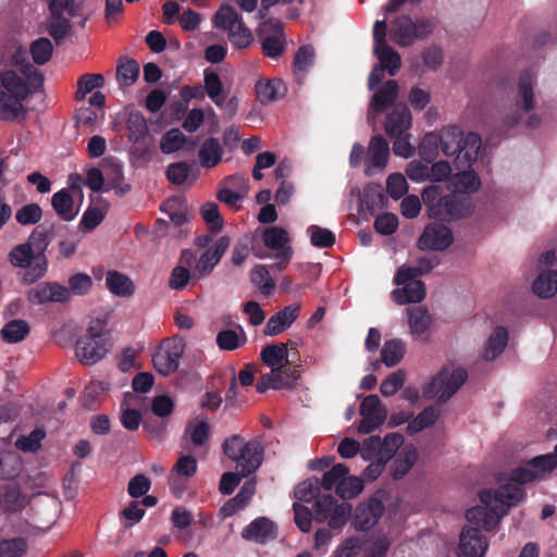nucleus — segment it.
<instances>
[{
    "instance_id": "1",
    "label": "nucleus",
    "mask_w": 557,
    "mask_h": 557,
    "mask_svg": "<svg viewBox=\"0 0 557 557\" xmlns=\"http://www.w3.org/2000/svg\"><path fill=\"white\" fill-rule=\"evenodd\" d=\"M523 498V488L512 484L503 485L494 492L483 491L480 494L482 506L467 511L470 525L463 527L459 535V557H484L488 543L479 528L494 530L508 508L518 505Z\"/></svg>"
},
{
    "instance_id": "2",
    "label": "nucleus",
    "mask_w": 557,
    "mask_h": 557,
    "mask_svg": "<svg viewBox=\"0 0 557 557\" xmlns=\"http://www.w3.org/2000/svg\"><path fill=\"white\" fill-rule=\"evenodd\" d=\"M44 77L28 62L27 51L18 48L11 57L10 65L0 69V120L20 121L26 116L24 101L39 91Z\"/></svg>"
},
{
    "instance_id": "3",
    "label": "nucleus",
    "mask_w": 557,
    "mask_h": 557,
    "mask_svg": "<svg viewBox=\"0 0 557 557\" xmlns=\"http://www.w3.org/2000/svg\"><path fill=\"white\" fill-rule=\"evenodd\" d=\"M223 450L236 463V470L242 476H248L262 463L263 448L258 441L245 442L234 435L224 441Z\"/></svg>"
},
{
    "instance_id": "4",
    "label": "nucleus",
    "mask_w": 557,
    "mask_h": 557,
    "mask_svg": "<svg viewBox=\"0 0 557 557\" xmlns=\"http://www.w3.org/2000/svg\"><path fill=\"white\" fill-rule=\"evenodd\" d=\"M431 270V263L425 268L401 267L394 278L398 287L392 292L393 300L397 305L422 301L425 297V289L422 282L417 277Z\"/></svg>"
},
{
    "instance_id": "5",
    "label": "nucleus",
    "mask_w": 557,
    "mask_h": 557,
    "mask_svg": "<svg viewBox=\"0 0 557 557\" xmlns=\"http://www.w3.org/2000/svg\"><path fill=\"white\" fill-rule=\"evenodd\" d=\"M12 265L23 269V281L26 284L34 283L42 277L47 270V261L44 255L35 253L29 243L16 245L9 253Z\"/></svg>"
},
{
    "instance_id": "6",
    "label": "nucleus",
    "mask_w": 557,
    "mask_h": 557,
    "mask_svg": "<svg viewBox=\"0 0 557 557\" xmlns=\"http://www.w3.org/2000/svg\"><path fill=\"white\" fill-rule=\"evenodd\" d=\"M434 27V23L426 18L412 21L408 16H400L392 23L389 34L395 44L408 47L430 36Z\"/></svg>"
},
{
    "instance_id": "7",
    "label": "nucleus",
    "mask_w": 557,
    "mask_h": 557,
    "mask_svg": "<svg viewBox=\"0 0 557 557\" xmlns=\"http://www.w3.org/2000/svg\"><path fill=\"white\" fill-rule=\"evenodd\" d=\"M467 372L459 367L447 366L430 382L426 394L438 401L449 399L465 383Z\"/></svg>"
},
{
    "instance_id": "8",
    "label": "nucleus",
    "mask_w": 557,
    "mask_h": 557,
    "mask_svg": "<svg viewBox=\"0 0 557 557\" xmlns=\"http://www.w3.org/2000/svg\"><path fill=\"white\" fill-rule=\"evenodd\" d=\"M102 335L103 326L100 323H95L78 338L75 355L81 362L94 364L107 355L108 349Z\"/></svg>"
},
{
    "instance_id": "9",
    "label": "nucleus",
    "mask_w": 557,
    "mask_h": 557,
    "mask_svg": "<svg viewBox=\"0 0 557 557\" xmlns=\"http://www.w3.org/2000/svg\"><path fill=\"white\" fill-rule=\"evenodd\" d=\"M386 21L377 20L373 26L374 47L373 52L380 60V66L388 71L389 75H395L400 69V55L387 45L386 40Z\"/></svg>"
},
{
    "instance_id": "10",
    "label": "nucleus",
    "mask_w": 557,
    "mask_h": 557,
    "mask_svg": "<svg viewBox=\"0 0 557 557\" xmlns=\"http://www.w3.org/2000/svg\"><path fill=\"white\" fill-rule=\"evenodd\" d=\"M422 199L429 207L434 216L441 219H456L462 215L460 205L455 200V196H441V187L431 185L422 193Z\"/></svg>"
},
{
    "instance_id": "11",
    "label": "nucleus",
    "mask_w": 557,
    "mask_h": 557,
    "mask_svg": "<svg viewBox=\"0 0 557 557\" xmlns=\"http://www.w3.org/2000/svg\"><path fill=\"white\" fill-rule=\"evenodd\" d=\"M351 505L338 504L331 495L319 498L314 504L315 519L320 522L329 521L333 529L343 527L351 515Z\"/></svg>"
},
{
    "instance_id": "12",
    "label": "nucleus",
    "mask_w": 557,
    "mask_h": 557,
    "mask_svg": "<svg viewBox=\"0 0 557 557\" xmlns=\"http://www.w3.org/2000/svg\"><path fill=\"white\" fill-rule=\"evenodd\" d=\"M262 240L267 248L275 251L273 267L278 271L284 270L293 253L287 231L278 226L268 227L262 233Z\"/></svg>"
},
{
    "instance_id": "13",
    "label": "nucleus",
    "mask_w": 557,
    "mask_h": 557,
    "mask_svg": "<svg viewBox=\"0 0 557 557\" xmlns=\"http://www.w3.org/2000/svg\"><path fill=\"white\" fill-rule=\"evenodd\" d=\"M258 37L267 57L277 58L284 52L285 37L280 21L269 20L263 22L258 29Z\"/></svg>"
},
{
    "instance_id": "14",
    "label": "nucleus",
    "mask_w": 557,
    "mask_h": 557,
    "mask_svg": "<svg viewBox=\"0 0 557 557\" xmlns=\"http://www.w3.org/2000/svg\"><path fill=\"white\" fill-rule=\"evenodd\" d=\"M536 78L530 74H522L513 89L512 102L516 108L517 114H528L537 106L536 97Z\"/></svg>"
},
{
    "instance_id": "15",
    "label": "nucleus",
    "mask_w": 557,
    "mask_h": 557,
    "mask_svg": "<svg viewBox=\"0 0 557 557\" xmlns=\"http://www.w3.org/2000/svg\"><path fill=\"white\" fill-rule=\"evenodd\" d=\"M300 380V372L297 369L284 367L274 368L269 373L263 374L257 383V391L263 393L272 389H292L295 388Z\"/></svg>"
},
{
    "instance_id": "16",
    "label": "nucleus",
    "mask_w": 557,
    "mask_h": 557,
    "mask_svg": "<svg viewBox=\"0 0 557 557\" xmlns=\"http://www.w3.org/2000/svg\"><path fill=\"white\" fill-rule=\"evenodd\" d=\"M362 417L358 426L359 433L368 434L377 429L386 418V410L376 395L367 396L360 405Z\"/></svg>"
},
{
    "instance_id": "17",
    "label": "nucleus",
    "mask_w": 557,
    "mask_h": 557,
    "mask_svg": "<svg viewBox=\"0 0 557 557\" xmlns=\"http://www.w3.org/2000/svg\"><path fill=\"white\" fill-rule=\"evenodd\" d=\"M183 345L178 342H166L153 355L154 369L162 375H170L178 368L183 355Z\"/></svg>"
},
{
    "instance_id": "18",
    "label": "nucleus",
    "mask_w": 557,
    "mask_h": 557,
    "mask_svg": "<svg viewBox=\"0 0 557 557\" xmlns=\"http://www.w3.org/2000/svg\"><path fill=\"white\" fill-rule=\"evenodd\" d=\"M230 246V239L225 236L220 237L212 247L206 250L194 263V277L202 278L208 276L219 263L222 256Z\"/></svg>"
},
{
    "instance_id": "19",
    "label": "nucleus",
    "mask_w": 557,
    "mask_h": 557,
    "mask_svg": "<svg viewBox=\"0 0 557 557\" xmlns=\"http://www.w3.org/2000/svg\"><path fill=\"white\" fill-rule=\"evenodd\" d=\"M453 243L450 230L438 223L428 225L419 238L418 246L422 250H444Z\"/></svg>"
},
{
    "instance_id": "20",
    "label": "nucleus",
    "mask_w": 557,
    "mask_h": 557,
    "mask_svg": "<svg viewBox=\"0 0 557 557\" xmlns=\"http://www.w3.org/2000/svg\"><path fill=\"white\" fill-rule=\"evenodd\" d=\"M384 511L383 503L377 498H370L360 504L355 511L352 524L358 531H368L372 529Z\"/></svg>"
},
{
    "instance_id": "21",
    "label": "nucleus",
    "mask_w": 557,
    "mask_h": 557,
    "mask_svg": "<svg viewBox=\"0 0 557 557\" xmlns=\"http://www.w3.org/2000/svg\"><path fill=\"white\" fill-rule=\"evenodd\" d=\"M388 157V144L383 136L377 135L372 137L368 146L367 159L364 161L366 174L371 176L376 170L382 171L387 164Z\"/></svg>"
},
{
    "instance_id": "22",
    "label": "nucleus",
    "mask_w": 557,
    "mask_h": 557,
    "mask_svg": "<svg viewBox=\"0 0 557 557\" xmlns=\"http://www.w3.org/2000/svg\"><path fill=\"white\" fill-rule=\"evenodd\" d=\"M299 312V305L284 307L268 320L263 330L264 335L276 336L283 333L298 319Z\"/></svg>"
},
{
    "instance_id": "23",
    "label": "nucleus",
    "mask_w": 557,
    "mask_h": 557,
    "mask_svg": "<svg viewBox=\"0 0 557 557\" xmlns=\"http://www.w3.org/2000/svg\"><path fill=\"white\" fill-rule=\"evenodd\" d=\"M70 298L67 287L58 283H42L28 292V300L32 304L39 305L49 301H65Z\"/></svg>"
},
{
    "instance_id": "24",
    "label": "nucleus",
    "mask_w": 557,
    "mask_h": 557,
    "mask_svg": "<svg viewBox=\"0 0 557 557\" xmlns=\"http://www.w3.org/2000/svg\"><path fill=\"white\" fill-rule=\"evenodd\" d=\"M411 123L412 117L409 109L405 104H399L386 115L384 129L389 138H394L408 133Z\"/></svg>"
},
{
    "instance_id": "25",
    "label": "nucleus",
    "mask_w": 557,
    "mask_h": 557,
    "mask_svg": "<svg viewBox=\"0 0 557 557\" xmlns=\"http://www.w3.org/2000/svg\"><path fill=\"white\" fill-rule=\"evenodd\" d=\"M482 147L481 136L474 132H469L455 156V164L457 169L472 166L478 158Z\"/></svg>"
},
{
    "instance_id": "26",
    "label": "nucleus",
    "mask_w": 557,
    "mask_h": 557,
    "mask_svg": "<svg viewBox=\"0 0 557 557\" xmlns=\"http://www.w3.org/2000/svg\"><path fill=\"white\" fill-rule=\"evenodd\" d=\"M481 186V177L472 166L458 169L449 180V188L456 194H474Z\"/></svg>"
},
{
    "instance_id": "27",
    "label": "nucleus",
    "mask_w": 557,
    "mask_h": 557,
    "mask_svg": "<svg viewBox=\"0 0 557 557\" xmlns=\"http://www.w3.org/2000/svg\"><path fill=\"white\" fill-rule=\"evenodd\" d=\"M82 203L74 195H71L69 189L57 191L51 199L52 208L64 221L74 220L81 210Z\"/></svg>"
},
{
    "instance_id": "28",
    "label": "nucleus",
    "mask_w": 557,
    "mask_h": 557,
    "mask_svg": "<svg viewBox=\"0 0 557 557\" xmlns=\"http://www.w3.org/2000/svg\"><path fill=\"white\" fill-rule=\"evenodd\" d=\"M195 261V255L190 250H183L180 257V264L176 265L170 275L169 278V287L173 290H182L186 287L189 280L194 277V273L191 274L188 270V267H191Z\"/></svg>"
},
{
    "instance_id": "29",
    "label": "nucleus",
    "mask_w": 557,
    "mask_h": 557,
    "mask_svg": "<svg viewBox=\"0 0 557 557\" xmlns=\"http://www.w3.org/2000/svg\"><path fill=\"white\" fill-rule=\"evenodd\" d=\"M102 168L107 180V190L114 189L120 195H123L129 190V185L123 184V166L117 159L113 157L106 158L102 161Z\"/></svg>"
},
{
    "instance_id": "30",
    "label": "nucleus",
    "mask_w": 557,
    "mask_h": 557,
    "mask_svg": "<svg viewBox=\"0 0 557 557\" xmlns=\"http://www.w3.org/2000/svg\"><path fill=\"white\" fill-rule=\"evenodd\" d=\"M276 536L274 523L267 518H258L243 530V537L257 543H267Z\"/></svg>"
},
{
    "instance_id": "31",
    "label": "nucleus",
    "mask_w": 557,
    "mask_h": 557,
    "mask_svg": "<svg viewBox=\"0 0 557 557\" xmlns=\"http://www.w3.org/2000/svg\"><path fill=\"white\" fill-rule=\"evenodd\" d=\"M255 90L259 102L268 104L281 99L286 92V87L280 78H260L256 82Z\"/></svg>"
},
{
    "instance_id": "32",
    "label": "nucleus",
    "mask_w": 557,
    "mask_h": 557,
    "mask_svg": "<svg viewBox=\"0 0 557 557\" xmlns=\"http://www.w3.org/2000/svg\"><path fill=\"white\" fill-rule=\"evenodd\" d=\"M398 84L395 81L386 82L372 97L368 120H374V112L383 111L388 104L393 103L398 95Z\"/></svg>"
},
{
    "instance_id": "33",
    "label": "nucleus",
    "mask_w": 557,
    "mask_h": 557,
    "mask_svg": "<svg viewBox=\"0 0 557 557\" xmlns=\"http://www.w3.org/2000/svg\"><path fill=\"white\" fill-rule=\"evenodd\" d=\"M441 151L446 157H455L466 137V134L457 125H448L440 131Z\"/></svg>"
},
{
    "instance_id": "34",
    "label": "nucleus",
    "mask_w": 557,
    "mask_h": 557,
    "mask_svg": "<svg viewBox=\"0 0 557 557\" xmlns=\"http://www.w3.org/2000/svg\"><path fill=\"white\" fill-rule=\"evenodd\" d=\"M508 343V332L503 326L495 327L488 336L482 351L485 360L496 359L505 349Z\"/></svg>"
},
{
    "instance_id": "35",
    "label": "nucleus",
    "mask_w": 557,
    "mask_h": 557,
    "mask_svg": "<svg viewBox=\"0 0 557 557\" xmlns=\"http://www.w3.org/2000/svg\"><path fill=\"white\" fill-rule=\"evenodd\" d=\"M418 458V450L413 445L404 446L397 454L393 466L392 475L394 479H401L413 467Z\"/></svg>"
},
{
    "instance_id": "36",
    "label": "nucleus",
    "mask_w": 557,
    "mask_h": 557,
    "mask_svg": "<svg viewBox=\"0 0 557 557\" xmlns=\"http://www.w3.org/2000/svg\"><path fill=\"white\" fill-rule=\"evenodd\" d=\"M260 358L264 364L271 368V370L278 367H284L285 364H290L293 362V360H289L287 346L280 344H273L263 347L260 352Z\"/></svg>"
},
{
    "instance_id": "37",
    "label": "nucleus",
    "mask_w": 557,
    "mask_h": 557,
    "mask_svg": "<svg viewBox=\"0 0 557 557\" xmlns=\"http://www.w3.org/2000/svg\"><path fill=\"white\" fill-rule=\"evenodd\" d=\"M411 334L419 339H424L432 319L426 309L416 307L407 310Z\"/></svg>"
},
{
    "instance_id": "38",
    "label": "nucleus",
    "mask_w": 557,
    "mask_h": 557,
    "mask_svg": "<svg viewBox=\"0 0 557 557\" xmlns=\"http://www.w3.org/2000/svg\"><path fill=\"white\" fill-rule=\"evenodd\" d=\"M107 288L119 297H129L134 294L132 280L117 271H109L106 275Z\"/></svg>"
},
{
    "instance_id": "39",
    "label": "nucleus",
    "mask_w": 557,
    "mask_h": 557,
    "mask_svg": "<svg viewBox=\"0 0 557 557\" xmlns=\"http://www.w3.org/2000/svg\"><path fill=\"white\" fill-rule=\"evenodd\" d=\"M242 22L243 21L237 12L228 4L222 5L212 18V25L214 28L224 29L227 33L235 29V27H239V23Z\"/></svg>"
},
{
    "instance_id": "40",
    "label": "nucleus",
    "mask_w": 557,
    "mask_h": 557,
    "mask_svg": "<svg viewBox=\"0 0 557 557\" xmlns=\"http://www.w3.org/2000/svg\"><path fill=\"white\" fill-rule=\"evenodd\" d=\"M533 292L542 298H549L557 293V272L543 271L533 282Z\"/></svg>"
},
{
    "instance_id": "41",
    "label": "nucleus",
    "mask_w": 557,
    "mask_h": 557,
    "mask_svg": "<svg viewBox=\"0 0 557 557\" xmlns=\"http://www.w3.org/2000/svg\"><path fill=\"white\" fill-rule=\"evenodd\" d=\"M223 149L215 138L205 140L199 150V161L203 168L211 169L222 159Z\"/></svg>"
},
{
    "instance_id": "42",
    "label": "nucleus",
    "mask_w": 557,
    "mask_h": 557,
    "mask_svg": "<svg viewBox=\"0 0 557 557\" xmlns=\"http://www.w3.org/2000/svg\"><path fill=\"white\" fill-rule=\"evenodd\" d=\"M29 331L30 327L27 321L12 320L3 325L0 333L5 343L15 344L24 341Z\"/></svg>"
},
{
    "instance_id": "43",
    "label": "nucleus",
    "mask_w": 557,
    "mask_h": 557,
    "mask_svg": "<svg viewBox=\"0 0 557 557\" xmlns=\"http://www.w3.org/2000/svg\"><path fill=\"white\" fill-rule=\"evenodd\" d=\"M247 342V336L242 326L235 330H224L218 333L216 344L223 350H235L244 346Z\"/></svg>"
},
{
    "instance_id": "44",
    "label": "nucleus",
    "mask_w": 557,
    "mask_h": 557,
    "mask_svg": "<svg viewBox=\"0 0 557 557\" xmlns=\"http://www.w3.org/2000/svg\"><path fill=\"white\" fill-rule=\"evenodd\" d=\"M139 75V64L132 59H121L116 69V79L121 86L133 85Z\"/></svg>"
},
{
    "instance_id": "45",
    "label": "nucleus",
    "mask_w": 557,
    "mask_h": 557,
    "mask_svg": "<svg viewBox=\"0 0 557 557\" xmlns=\"http://www.w3.org/2000/svg\"><path fill=\"white\" fill-rule=\"evenodd\" d=\"M250 281L265 296L271 295L275 287L274 280L271 277L268 268L262 264H258L251 270Z\"/></svg>"
},
{
    "instance_id": "46",
    "label": "nucleus",
    "mask_w": 557,
    "mask_h": 557,
    "mask_svg": "<svg viewBox=\"0 0 557 557\" xmlns=\"http://www.w3.org/2000/svg\"><path fill=\"white\" fill-rule=\"evenodd\" d=\"M349 474V468L343 463L334 465L323 475L321 486L326 491L334 490L337 493L338 486L342 485L346 476Z\"/></svg>"
},
{
    "instance_id": "47",
    "label": "nucleus",
    "mask_w": 557,
    "mask_h": 557,
    "mask_svg": "<svg viewBox=\"0 0 557 557\" xmlns=\"http://www.w3.org/2000/svg\"><path fill=\"white\" fill-rule=\"evenodd\" d=\"M405 344L400 339L387 341L381 351V358L385 366L394 367L405 355Z\"/></svg>"
},
{
    "instance_id": "48",
    "label": "nucleus",
    "mask_w": 557,
    "mask_h": 557,
    "mask_svg": "<svg viewBox=\"0 0 557 557\" xmlns=\"http://www.w3.org/2000/svg\"><path fill=\"white\" fill-rule=\"evenodd\" d=\"M104 84V77L101 74H84L77 79L76 100H84L88 94L101 88Z\"/></svg>"
},
{
    "instance_id": "49",
    "label": "nucleus",
    "mask_w": 557,
    "mask_h": 557,
    "mask_svg": "<svg viewBox=\"0 0 557 557\" xmlns=\"http://www.w3.org/2000/svg\"><path fill=\"white\" fill-rule=\"evenodd\" d=\"M440 416V411L435 407L425 408L414 419L409 420L407 430L414 434L433 425Z\"/></svg>"
},
{
    "instance_id": "50",
    "label": "nucleus",
    "mask_w": 557,
    "mask_h": 557,
    "mask_svg": "<svg viewBox=\"0 0 557 557\" xmlns=\"http://www.w3.org/2000/svg\"><path fill=\"white\" fill-rule=\"evenodd\" d=\"M136 399V396L133 394L125 395V398L121 405V422L123 426L129 431H135L139 428L141 422V414L139 411L135 409L128 408L129 401Z\"/></svg>"
},
{
    "instance_id": "51",
    "label": "nucleus",
    "mask_w": 557,
    "mask_h": 557,
    "mask_svg": "<svg viewBox=\"0 0 557 557\" xmlns=\"http://www.w3.org/2000/svg\"><path fill=\"white\" fill-rule=\"evenodd\" d=\"M29 52L36 64H46L53 53L52 42L48 38H38L32 42Z\"/></svg>"
},
{
    "instance_id": "52",
    "label": "nucleus",
    "mask_w": 557,
    "mask_h": 557,
    "mask_svg": "<svg viewBox=\"0 0 557 557\" xmlns=\"http://www.w3.org/2000/svg\"><path fill=\"white\" fill-rule=\"evenodd\" d=\"M186 143L185 135L178 128H171L160 139V149L170 154L180 150Z\"/></svg>"
},
{
    "instance_id": "53",
    "label": "nucleus",
    "mask_w": 557,
    "mask_h": 557,
    "mask_svg": "<svg viewBox=\"0 0 557 557\" xmlns=\"http://www.w3.org/2000/svg\"><path fill=\"white\" fill-rule=\"evenodd\" d=\"M392 545L387 535L372 536L363 548V557H386Z\"/></svg>"
},
{
    "instance_id": "54",
    "label": "nucleus",
    "mask_w": 557,
    "mask_h": 557,
    "mask_svg": "<svg viewBox=\"0 0 557 557\" xmlns=\"http://www.w3.org/2000/svg\"><path fill=\"white\" fill-rule=\"evenodd\" d=\"M103 110H95L90 107L81 108L76 113V123L81 127L94 131L103 120Z\"/></svg>"
},
{
    "instance_id": "55",
    "label": "nucleus",
    "mask_w": 557,
    "mask_h": 557,
    "mask_svg": "<svg viewBox=\"0 0 557 557\" xmlns=\"http://www.w3.org/2000/svg\"><path fill=\"white\" fill-rule=\"evenodd\" d=\"M186 435L195 446H202L209 438V424L203 420L195 419L187 425Z\"/></svg>"
},
{
    "instance_id": "56",
    "label": "nucleus",
    "mask_w": 557,
    "mask_h": 557,
    "mask_svg": "<svg viewBox=\"0 0 557 557\" xmlns=\"http://www.w3.org/2000/svg\"><path fill=\"white\" fill-rule=\"evenodd\" d=\"M403 443L404 437L398 433L386 435L380 445L377 458L386 463L401 447Z\"/></svg>"
},
{
    "instance_id": "57",
    "label": "nucleus",
    "mask_w": 557,
    "mask_h": 557,
    "mask_svg": "<svg viewBox=\"0 0 557 557\" xmlns=\"http://www.w3.org/2000/svg\"><path fill=\"white\" fill-rule=\"evenodd\" d=\"M363 491L362 479L356 475H347L337 488V495L343 499H352Z\"/></svg>"
},
{
    "instance_id": "58",
    "label": "nucleus",
    "mask_w": 557,
    "mask_h": 557,
    "mask_svg": "<svg viewBox=\"0 0 557 557\" xmlns=\"http://www.w3.org/2000/svg\"><path fill=\"white\" fill-rule=\"evenodd\" d=\"M128 137L132 141L138 143L143 140L148 133L146 119L138 114H131L127 121Z\"/></svg>"
},
{
    "instance_id": "59",
    "label": "nucleus",
    "mask_w": 557,
    "mask_h": 557,
    "mask_svg": "<svg viewBox=\"0 0 557 557\" xmlns=\"http://www.w3.org/2000/svg\"><path fill=\"white\" fill-rule=\"evenodd\" d=\"M307 233L310 236L311 244L315 247H331L335 243V235L327 228L311 225L307 228Z\"/></svg>"
},
{
    "instance_id": "60",
    "label": "nucleus",
    "mask_w": 557,
    "mask_h": 557,
    "mask_svg": "<svg viewBox=\"0 0 557 557\" xmlns=\"http://www.w3.org/2000/svg\"><path fill=\"white\" fill-rule=\"evenodd\" d=\"M42 215L41 208L37 203H29L20 208L15 213V219L21 225L36 224Z\"/></svg>"
},
{
    "instance_id": "61",
    "label": "nucleus",
    "mask_w": 557,
    "mask_h": 557,
    "mask_svg": "<svg viewBox=\"0 0 557 557\" xmlns=\"http://www.w3.org/2000/svg\"><path fill=\"white\" fill-rule=\"evenodd\" d=\"M314 62V51L312 47L306 46L300 48L294 60L295 73L298 76L304 75Z\"/></svg>"
},
{
    "instance_id": "62",
    "label": "nucleus",
    "mask_w": 557,
    "mask_h": 557,
    "mask_svg": "<svg viewBox=\"0 0 557 557\" xmlns=\"http://www.w3.org/2000/svg\"><path fill=\"white\" fill-rule=\"evenodd\" d=\"M320 485L318 479H310L299 483L295 488V497L302 503H309L319 494Z\"/></svg>"
},
{
    "instance_id": "63",
    "label": "nucleus",
    "mask_w": 557,
    "mask_h": 557,
    "mask_svg": "<svg viewBox=\"0 0 557 557\" xmlns=\"http://www.w3.org/2000/svg\"><path fill=\"white\" fill-rule=\"evenodd\" d=\"M205 85L210 99L219 107L223 104L224 97L222 95V82L218 74L207 73L205 76Z\"/></svg>"
},
{
    "instance_id": "64",
    "label": "nucleus",
    "mask_w": 557,
    "mask_h": 557,
    "mask_svg": "<svg viewBox=\"0 0 557 557\" xmlns=\"http://www.w3.org/2000/svg\"><path fill=\"white\" fill-rule=\"evenodd\" d=\"M71 29L69 20L62 16V14H52L48 30L53 39L59 42L63 40Z\"/></svg>"
}]
</instances>
